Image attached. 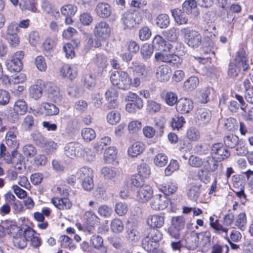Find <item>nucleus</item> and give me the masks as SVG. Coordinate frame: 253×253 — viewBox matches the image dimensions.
Returning a JSON list of instances; mask_svg holds the SVG:
<instances>
[{
  "label": "nucleus",
  "mask_w": 253,
  "mask_h": 253,
  "mask_svg": "<svg viewBox=\"0 0 253 253\" xmlns=\"http://www.w3.org/2000/svg\"><path fill=\"white\" fill-rule=\"evenodd\" d=\"M246 55V52L243 49L237 53L235 59L229 65L228 75L229 77H237L241 70L245 71L248 68Z\"/></svg>",
  "instance_id": "nucleus-1"
},
{
  "label": "nucleus",
  "mask_w": 253,
  "mask_h": 253,
  "mask_svg": "<svg viewBox=\"0 0 253 253\" xmlns=\"http://www.w3.org/2000/svg\"><path fill=\"white\" fill-rule=\"evenodd\" d=\"M110 81L113 85L121 89L126 90L131 86V79L124 71L113 72L111 75Z\"/></svg>",
  "instance_id": "nucleus-2"
},
{
  "label": "nucleus",
  "mask_w": 253,
  "mask_h": 253,
  "mask_svg": "<svg viewBox=\"0 0 253 253\" xmlns=\"http://www.w3.org/2000/svg\"><path fill=\"white\" fill-rule=\"evenodd\" d=\"M180 32L189 46L196 48L201 44L202 36L198 31L187 27L181 28Z\"/></svg>",
  "instance_id": "nucleus-3"
},
{
  "label": "nucleus",
  "mask_w": 253,
  "mask_h": 253,
  "mask_svg": "<svg viewBox=\"0 0 253 253\" xmlns=\"http://www.w3.org/2000/svg\"><path fill=\"white\" fill-rule=\"evenodd\" d=\"M32 139L35 143L40 147L49 152L56 149L57 145L53 141H48L42 134L35 132L32 134Z\"/></svg>",
  "instance_id": "nucleus-4"
},
{
  "label": "nucleus",
  "mask_w": 253,
  "mask_h": 253,
  "mask_svg": "<svg viewBox=\"0 0 253 253\" xmlns=\"http://www.w3.org/2000/svg\"><path fill=\"white\" fill-rule=\"evenodd\" d=\"M61 194L63 196L62 198L55 197L52 198V203L59 210H64L70 209L72 206V204L67 198V197L69 195L68 189H63Z\"/></svg>",
  "instance_id": "nucleus-5"
},
{
  "label": "nucleus",
  "mask_w": 253,
  "mask_h": 253,
  "mask_svg": "<svg viewBox=\"0 0 253 253\" xmlns=\"http://www.w3.org/2000/svg\"><path fill=\"white\" fill-rule=\"evenodd\" d=\"M19 132L16 127L12 126L9 127L5 135V142L8 147L11 149H18L19 142L17 139Z\"/></svg>",
  "instance_id": "nucleus-6"
},
{
  "label": "nucleus",
  "mask_w": 253,
  "mask_h": 253,
  "mask_svg": "<svg viewBox=\"0 0 253 253\" xmlns=\"http://www.w3.org/2000/svg\"><path fill=\"white\" fill-rule=\"evenodd\" d=\"M65 154L68 157L73 158L82 156L84 153L83 146L78 142H72L67 144L65 148Z\"/></svg>",
  "instance_id": "nucleus-7"
},
{
  "label": "nucleus",
  "mask_w": 253,
  "mask_h": 253,
  "mask_svg": "<svg viewBox=\"0 0 253 253\" xmlns=\"http://www.w3.org/2000/svg\"><path fill=\"white\" fill-rule=\"evenodd\" d=\"M111 30L109 24L101 21L95 24L93 32L96 37L106 39L110 36Z\"/></svg>",
  "instance_id": "nucleus-8"
},
{
  "label": "nucleus",
  "mask_w": 253,
  "mask_h": 253,
  "mask_svg": "<svg viewBox=\"0 0 253 253\" xmlns=\"http://www.w3.org/2000/svg\"><path fill=\"white\" fill-rule=\"evenodd\" d=\"M211 155L221 161L228 158L230 152L222 143H215L212 145L211 151Z\"/></svg>",
  "instance_id": "nucleus-9"
},
{
  "label": "nucleus",
  "mask_w": 253,
  "mask_h": 253,
  "mask_svg": "<svg viewBox=\"0 0 253 253\" xmlns=\"http://www.w3.org/2000/svg\"><path fill=\"white\" fill-rule=\"evenodd\" d=\"M11 228L13 229V230L16 231L15 233L14 232L13 236V242L14 246L19 249L25 248L27 246V241L24 236L23 235L22 228L15 225H11Z\"/></svg>",
  "instance_id": "nucleus-10"
},
{
  "label": "nucleus",
  "mask_w": 253,
  "mask_h": 253,
  "mask_svg": "<svg viewBox=\"0 0 253 253\" xmlns=\"http://www.w3.org/2000/svg\"><path fill=\"white\" fill-rule=\"evenodd\" d=\"M12 149L11 153L7 151L4 160L7 164L21 165L24 160L23 156L17 151V149Z\"/></svg>",
  "instance_id": "nucleus-11"
},
{
  "label": "nucleus",
  "mask_w": 253,
  "mask_h": 253,
  "mask_svg": "<svg viewBox=\"0 0 253 253\" xmlns=\"http://www.w3.org/2000/svg\"><path fill=\"white\" fill-rule=\"evenodd\" d=\"M168 205L169 201L167 197L160 194L155 195L150 202L151 208L156 211L164 210Z\"/></svg>",
  "instance_id": "nucleus-12"
},
{
  "label": "nucleus",
  "mask_w": 253,
  "mask_h": 253,
  "mask_svg": "<svg viewBox=\"0 0 253 253\" xmlns=\"http://www.w3.org/2000/svg\"><path fill=\"white\" fill-rule=\"evenodd\" d=\"M193 102L189 98H180L176 104L177 111L181 114H185L189 113L193 109Z\"/></svg>",
  "instance_id": "nucleus-13"
},
{
  "label": "nucleus",
  "mask_w": 253,
  "mask_h": 253,
  "mask_svg": "<svg viewBox=\"0 0 253 253\" xmlns=\"http://www.w3.org/2000/svg\"><path fill=\"white\" fill-rule=\"evenodd\" d=\"M153 49L159 50L166 51L172 48L173 45L167 42L161 36L156 35L152 41L151 45Z\"/></svg>",
  "instance_id": "nucleus-14"
},
{
  "label": "nucleus",
  "mask_w": 253,
  "mask_h": 253,
  "mask_svg": "<svg viewBox=\"0 0 253 253\" xmlns=\"http://www.w3.org/2000/svg\"><path fill=\"white\" fill-rule=\"evenodd\" d=\"M96 15L101 18H107L112 14V8L107 2H101L97 3L95 9Z\"/></svg>",
  "instance_id": "nucleus-15"
},
{
  "label": "nucleus",
  "mask_w": 253,
  "mask_h": 253,
  "mask_svg": "<svg viewBox=\"0 0 253 253\" xmlns=\"http://www.w3.org/2000/svg\"><path fill=\"white\" fill-rule=\"evenodd\" d=\"M204 35L205 38L202 42V51L205 54L210 53L211 52L213 54L212 49L214 44L212 39L214 35L209 33L207 30L205 31Z\"/></svg>",
  "instance_id": "nucleus-16"
},
{
  "label": "nucleus",
  "mask_w": 253,
  "mask_h": 253,
  "mask_svg": "<svg viewBox=\"0 0 253 253\" xmlns=\"http://www.w3.org/2000/svg\"><path fill=\"white\" fill-rule=\"evenodd\" d=\"M196 118L200 125L205 126L211 120V111L205 108H198L196 113Z\"/></svg>",
  "instance_id": "nucleus-17"
},
{
  "label": "nucleus",
  "mask_w": 253,
  "mask_h": 253,
  "mask_svg": "<svg viewBox=\"0 0 253 253\" xmlns=\"http://www.w3.org/2000/svg\"><path fill=\"white\" fill-rule=\"evenodd\" d=\"M153 190L148 185H142L137 192V199L141 202L144 203L148 201L152 197Z\"/></svg>",
  "instance_id": "nucleus-18"
},
{
  "label": "nucleus",
  "mask_w": 253,
  "mask_h": 253,
  "mask_svg": "<svg viewBox=\"0 0 253 253\" xmlns=\"http://www.w3.org/2000/svg\"><path fill=\"white\" fill-rule=\"evenodd\" d=\"M171 74L170 68L167 65H161L156 69V77L161 82H167L170 79Z\"/></svg>",
  "instance_id": "nucleus-19"
},
{
  "label": "nucleus",
  "mask_w": 253,
  "mask_h": 253,
  "mask_svg": "<svg viewBox=\"0 0 253 253\" xmlns=\"http://www.w3.org/2000/svg\"><path fill=\"white\" fill-rule=\"evenodd\" d=\"M121 21L128 28H133L138 22L136 20V14L127 11L122 15Z\"/></svg>",
  "instance_id": "nucleus-20"
},
{
  "label": "nucleus",
  "mask_w": 253,
  "mask_h": 253,
  "mask_svg": "<svg viewBox=\"0 0 253 253\" xmlns=\"http://www.w3.org/2000/svg\"><path fill=\"white\" fill-rule=\"evenodd\" d=\"M171 13L175 22L178 25L186 24L188 23V18L186 12L178 8L171 10Z\"/></svg>",
  "instance_id": "nucleus-21"
},
{
  "label": "nucleus",
  "mask_w": 253,
  "mask_h": 253,
  "mask_svg": "<svg viewBox=\"0 0 253 253\" xmlns=\"http://www.w3.org/2000/svg\"><path fill=\"white\" fill-rule=\"evenodd\" d=\"M41 109L42 113L48 116L57 115L59 112L58 108L56 105L46 102H43L41 104Z\"/></svg>",
  "instance_id": "nucleus-22"
},
{
  "label": "nucleus",
  "mask_w": 253,
  "mask_h": 253,
  "mask_svg": "<svg viewBox=\"0 0 253 253\" xmlns=\"http://www.w3.org/2000/svg\"><path fill=\"white\" fill-rule=\"evenodd\" d=\"M165 217L163 215L154 214L149 216L147 222L148 225L152 228H161L164 224Z\"/></svg>",
  "instance_id": "nucleus-23"
},
{
  "label": "nucleus",
  "mask_w": 253,
  "mask_h": 253,
  "mask_svg": "<svg viewBox=\"0 0 253 253\" xmlns=\"http://www.w3.org/2000/svg\"><path fill=\"white\" fill-rule=\"evenodd\" d=\"M43 84V82L40 80L37 84L32 85L29 88L30 96L35 100L41 98L42 94Z\"/></svg>",
  "instance_id": "nucleus-24"
},
{
  "label": "nucleus",
  "mask_w": 253,
  "mask_h": 253,
  "mask_svg": "<svg viewBox=\"0 0 253 253\" xmlns=\"http://www.w3.org/2000/svg\"><path fill=\"white\" fill-rule=\"evenodd\" d=\"M200 237L198 233L190 234L185 239V247L189 250H194L198 246Z\"/></svg>",
  "instance_id": "nucleus-25"
},
{
  "label": "nucleus",
  "mask_w": 253,
  "mask_h": 253,
  "mask_svg": "<svg viewBox=\"0 0 253 253\" xmlns=\"http://www.w3.org/2000/svg\"><path fill=\"white\" fill-rule=\"evenodd\" d=\"M105 98L108 101L109 107L110 109L117 107L118 92L114 88L108 89L105 92Z\"/></svg>",
  "instance_id": "nucleus-26"
},
{
  "label": "nucleus",
  "mask_w": 253,
  "mask_h": 253,
  "mask_svg": "<svg viewBox=\"0 0 253 253\" xmlns=\"http://www.w3.org/2000/svg\"><path fill=\"white\" fill-rule=\"evenodd\" d=\"M144 149V145L142 142H134L128 149L127 152L128 155L132 157H137L140 155Z\"/></svg>",
  "instance_id": "nucleus-27"
},
{
  "label": "nucleus",
  "mask_w": 253,
  "mask_h": 253,
  "mask_svg": "<svg viewBox=\"0 0 253 253\" xmlns=\"http://www.w3.org/2000/svg\"><path fill=\"white\" fill-rule=\"evenodd\" d=\"M48 97L55 103L61 102L62 99V96L60 94L59 88L54 85H51L49 86L48 89Z\"/></svg>",
  "instance_id": "nucleus-28"
},
{
  "label": "nucleus",
  "mask_w": 253,
  "mask_h": 253,
  "mask_svg": "<svg viewBox=\"0 0 253 253\" xmlns=\"http://www.w3.org/2000/svg\"><path fill=\"white\" fill-rule=\"evenodd\" d=\"M126 238L129 242L136 243L140 239L139 232L134 226L128 227L126 232Z\"/></svg>",
  "instance_id": "nucleus-29"
},
{
  "label": "nucleus",
  "mask_w": 253,
  "mask_h": 253,
  "mask_svg": "<svg viewBox=\"0 0 253 253\" xmlns=\"http://www.w3.org/2000/svg\"><path fill=\"white\" fill-rule=\"evenodd\" d=\"M199 84V79L195 76H192L184 82L183 88L185 91H191L194 90L198 86Z\"/></svg>",
  "instance_id": "nucleus-30"
},
{
  "label": "nucleus",
  "mask_w": 253,
  "mask_h": 253,
  "mask_svg": "<svg viewBox=\"0 0 253 253\" xmlns=\"http://www.w3.org/2000/svg\"><path fill=\"white\" fill-rule=\"evenodd\" d=\"M215 159L213 156L207 157L203 163L205 169L211 172L215 171L219 165V162Z\"/></svg>",
  "instance_id": "nucleus-31"
},
{
  "label": "nucleus",
  "mask_w": 253,
  "mask_h": 253,
  "mask_svg": "<svg viewBox=\"0 0 253 253\" xmlns=\"http://www.w3.org/2000/svg\"><path fill=\"white\" fill-rule=\"evenodd\" d=\"M179 30L178 28L173 27L163 32V36L169 41L175 42L179 37Z\"/></svg>",
  "instance_id": "nucleus-32"
},
{
  "label": "nucleus",
  "mask_w": 253,
  "mask_h": 253,
  "mask_svg": "<svg viewBox=\"0 0 253 253\" xmlns=\"http://www.w3.org/2000/svg\"><path fill=\"white\" fill-rule=\"evenodd\" d=\"M177 184L173 181H168L165 185H162L160 190L166 196H169L174 193L177 190Z\"/></svg>",
  "instance_id": "nucleus-33"
},
{
  "label": "nucleus",
  "mask_w": 253,
  "mask_h": 253,
  "mask_svg": "<svg viewBox=\"0 0 253 253\" xmlns=\"http://www.w3.org/2000/svg\"><path fill=\"white\" fill-rule=\"evenodd\" d=\"M140 50L141 58L145 61H147L151 58L154 52L153 47L148 43L144 44Z\"/></svg>",
  "instance_id": "nucleus-34"
},
{
  "label": "nucleus",
  "mask_w": 253,
  "mask_h": 253,
  "mask_svg": "<svg viewBox=\"0 0 253 253\" xmlns=\"http://www.w3.org/2000/svg\"><path fill=\"white\" fill-rule=\"evenodd\" d=\"M243 84L245 88V98L247 102L253 104V86L248 79L244 81Z\"/></svg>",
  "instance_id": "nucleus-35"
},
{
  "label": "nucleus",
  "mask_w": 253,
  "mask_h": 253,
  "mask_svg": "<svg viewBox=\"0 0 253 253\" xmlns=\"http://www.w3.org/2000/svg\"><path fill=\"white\" fill-rule=\"evenodd\" d=\"M92 246L96 249H101L105 253H107V250L103 246V240L102 238L98 235H94L90 238Z\"/></svg>",
  "instance_id": "nucleus-36"
},
{
  "label": "nucleus",
  "mask_w": 253,
  "mask_h": 253,
  "mask_svg": "<svg viewBox=\"0 0 253 253\" xmlns=\"http://www.w3.org/2000/svg\"><path fill=\"white\" fill-rule=\"evenodd\" d=\"M7 69L10 72H20L22 68V63L19 59H11L6 62Z\"/></svg>",
  "instance_id": "nucleus-37"
},
{
  "label": "nucleus",
  "mask_w": 253,
  "mask_h": 253,
  "mask_svg": "<svg viewBox=\"0 0 253 253\" xmlns=\"http://www.w3.org/2000/svg\"><path fill=\"white\" fill-rule=\"evenodd\" d=\"M156 25L161 29L168 28L170 24V19L168 15L166 14H159L156 18Z\"/></svg>",
  "instance_id": "nucleus-38"
},
{
  "label": "nucleus",
  "mask_w": 253,
  "mask_h": 253,
  "mask_svg": "<svg viewBox=\"0 0 253 253\" xmlns=\"http://www.w3.org/2000/svg\"><path fill=\"white\" fill-rule=\"evenodd\" d=\"M41 6L42 9L46 13L51 14L55 17L59 16L60 13L59 11H56L54 6L46 0H42L41 3Z\"/></svg>",
  "instance_id": "nucleus-39"
},
{
  "label": "nucleus",
  "mask_w": 253,
  "mask_h": 253,
  "mask_svg": "<svg viewBox=\"0 0 253 253\" xmlns=\"http://www.w3.org/2000/svg\"><path fill=\"white\" fill-rule=\"evenodd\" d=\"M240 141L238 137L233 134L227 135L224 137V142L226 147L231 149L235 148Z\"/></svg>",
  "instance_id": "nucleus-40"
},
{
  "label": "nucleus",
  "mask_w": 253,
  "mask_h": 253,
  "mask_svg": "<svg viewBox=\"0 0 253 253\" xmlns=\"http://www.w3.org/2000/svg\"><path fill=\"white\" fill-rule=\"evenodd\" d=\"M143 103L142 99H138L136 102H130L126 104V110L129 113H135L143 108Z\"/></svg>",
  "instance_id": "nucleus-41"
},
{
  "label": "nucleus",
  "mask_w": 253,
  "mask_h": 253,
  "mask_svg": "<svg viewBox=\"0 0 253 253\" xmlns=\"http://www.w3.org/2000/svg\"><path fill=\"white\" fill-rule=\"evenodd\" d=\"M35 126V120L32 115H27L23 119L21 127L23 129L26 131L31 130Z\"/></svg>",
  "instance_id": "nucleus-42"
},
{
  "label": "nucleus",
  "mask_w": 253,
  "mask_h": 253,
  "mask_svg": "<svg viewBox=\"0 0 253 253\" xmlns=\"http://www.w3.org/2000/svg\"><path fill=\"white\" fill-rule=\"evenodd\" d=\"M13 110L17 115H23L27 110V105L24 100L20 99L15 102Z\"/></svg>",
  "instance_id": "nucleus-43"
},
{
  "label": "nucleus",
  "mask_w": 253,
  "mask_h": 253,
  "mask_svg": "<svg viewBox=\"0 0 253 253\" xmlns=\"http://www.w3.org/2000/svg\"><path fill=\"white\" fill-rule=\"evenodd\" d=\"M78 178L83 180L88 177H93V173L92 170L87 167H83L77 172Z\"/></svg>",
  "instance_id": "nucleus-44"
},
{
  "label": "nucleus",
  "mask_w": 253,
  "mask_h": 253,
  "mask_svg": "<svg viewBox=\"0 0 253 253\" xmlns=\"http://www.w3.org/2000/svg\"><path fill=\"white\" fill-rule=\"evenodd\" d=\"M19 5L22 10H28L33 12H36L37 11L36 3L34 0H22L19 3Z\"/></svg>",
  "instance_id": "nucleus-45"
},
{
  "label": "nucleus",
  "mask_w": 253,
  "mask_h": 253,
  "mask_svg": "<svg viewBox=\"0 0 253 253\" xmlns=\"http://www.w3.org/2000/svg\"><path fill=\"white\" fill-rule=\"evenodd\" d=\"M247 217L244 212L240 213L236 217L235 224L239 229L244 231L246 228Z\"/></svg>",
  "instance_id": "nucleus-46"
},
{
  "label": "nucleus",
  "mask_w": 253,
  "mask_h": 253,
  "mask_svg": "<svg viewBox=\"0 0 253 253\" xmlns=\"http://www.w3.org/2000/svg\"><path fill=\"white\" fill-rule=\"evenodd\" d=\"M132 71L135 72L140 75H143L146 71V66L142 63L137 61H132L129 66Z\"/></svg>",
  "instance_id": "nucleus-47"
},
{
  "label": "nucleus",
  "mask_w": 253,
  "mask_h": 253,
  "mask_svg": "<svg viewBox=\"0 0 253 253\" xmlns=\"http://www.w3.org/2000/svg\"><path fill=\"white\" fill-rule=\"evenodd\" d=\"M201 186L194 185L191 186L187 193L188 197L192 200H197L200 195Z\"/></svg>",
  "instance_id": "nucleus-48"
},
{
  "label": "nucleus",
  "mask_w": 253,
  "mask_h": 253,
  "mask_svg": "<svg viewBox=\"0 0 253 253\" xmlns=\"http://www.w3.org/2000/svg\"><path fill=\"white\" fill-rule=\"evenodd\" d=\"M23 154L28 158L33 157L37 153L36 147L32 144H27L22 148Z\"/></svg>",
  "instance_id": "nucleus-49"
},
{
  "label": "nucleus",
  "mask_w": 253,
  "mask_h": 253,
  "mask_svg": "<svg viewBox=\"0 0 253 253\" xmlns=\"http://www.w3.org/2000/svg\"><path fill=\"white\" fill-rule=\"evenodd\" d=\"M110 226L112 232L116 234L122 232L124 230V224L118 218L114 219L111 221Z\"/></svg>",
  "instance_id": "nucleus-50"
},
{
  "label": "nucleus",
  "mask_w": 253,
  "mask_h": 253,
  "mask_svg": "<svg viewBox=\"0 0 253 253\" xmlns=\"http://www.w3.org/2000/svg\"><path fill=\"white\" fill-rule=\"evenodd\" d=\"M197 7V2L195 0H185L182 4V9L187 14L192 12V10Z\"/></svg>",
  "instance_id": "nucleus-51"
},
{
  "label": "nucleus",
  "mask_w": 253,
  "mask_h": 253,
  "mask_svg": "<svg viewBox=\"0 0 253 253\" xmlns=\"http://www.w3.org/2000/svg\"><path fill=\"white\" fill-rule=\"evenodd\" d=\"M83 138L86 141L89 142L96 137L95 131L90 128H85L82 130Z\"/></svg>",
  "instance_id": "nucleus-52"
},
{
  "label": "nucleus",
  "mask_w": 253,
  "mask_h": 253,
  "mask_svg": "<svg viewBox=\"0 0 253 253\" xmlns=\"http://www.w3.org/2000/svg\"><path fill=\"white\" fill-rule=\"evenodd\" d=\"M107 119L110 124L116 125L120 121V113L117 110L111 111L108 114Z\"/></svg>",
  "instance_id": "nucleus-53"
},
{
  "label": "nucleus",
  "mask_w": 253,
  "mask_h": 253,
  "mask_svg": "<svg viewBox=\"0 0 253 253\" xmlns=\"http://www.w3.org/2000/svg\"><path fill=\"white\" fill-rule=\"evenodd\" d=\"M77 11V7L73 4H67L62 7L61 11L65 16H73Z\"/></svg>",
  "instance_id": "nucleus-54"
},
{
  "label": "nucleus",
  "mask_w": 253,
  "mask_h": 253,
  "mask_svg": "<svg viewBox=\"0 0 253 253\" xmlns=\"http://www.w3.org/2000/svg\"><path fill=\"white\" fill-rule=\"evenodd\" d=\"M111 142V139L109 136H104L101 138L99 141L96 143L94 147L97 151H101L104 147L107 145H110Z\"/></svg>",
  "instance_id": "nucleus-55"
},
{
  "label": "nucleus",
  "mask_w": 253,
  "mask_h": 253,
  "mask_svg": "<svg viewBox=\"0 0 253 253\" xmlns=\"http://www.w3.org/2000/svg\"><path fill=\"white\" fill-rule=\"evenodd\" d=\"M137 175H140L143 178H148L150 174V170L148 165L143 163L138 166Z\"/></svg>",
  "instance_id": "nucleus-56"
},
{
  "label": "nucleus",
  "mask_w": 253,
  "mask_h": 253,
  "mask_svg": "<svg viewBox=\"0 0 253 253\" xmlns=\"http://www.w3.org/2000/svg\"><path fill=\"white\" fill-rule=\"evenodd\" d=\"M166 103L169 106H172L176 104L177 100V95L171 91L167 92L164 96Z\"/></svg>",
  "instance_id": "nucleus-57"
},
{
  "label": "nucleus",
  "mask_w": 253,
  "mask_h": 253,
  "mask_svg": "<svg viewBox=\"0 0 253 253\" xmlns=\"http://www.w3.org/2000/svg\"><path fill=\"white\" fill-rule=\"evenodd\" d=\"M56 45L54 40L51 39H46L43 43V47L45 50L44 54L48 56H52L50 54V50Z\"/></svg>",
  "instance_id": "nucleus-58"
},
{
  "label": "nucleus",
  "mask_w": 253,
  "mask_h": 253,
  "mask_svg": "<svg viewBox=\"0 0 253 253\" xmlns=\"http://www.w3.org/2000/svg\"><path fill=\"white\" fill-rule=\"evenodd\" d=\"M185 123V119L183 116H176L172 118L171 126L173 129H179Z\"/></svg>",
  "instance_id": "nucleus-59"
},
{
  "label": "nucleus",
  "mask_w": 253,
  "mask_h": 253,
  "mask_svg": "<svg viewBox=\"0 0 253 253\" xmlns=\"http://www.w3.org/2000/svg\"><path fill=\"white\" fill-rule=\"evenodd\" d=\"M61 74L63 77L68 78L71 80L75 78L76 73L73 72V70L69 65L64 66L61 70Z\"/></svg>",
  "instance_id": "nucleus-60"
},
{
  "label": "nucleus",
  "mask_w": 253,
  "mask_h": 253,
  "mask_svg": "<svg viewBox=\"0 0 253 253\" xmlns=\"http://www.w3.org/2000/svg\"><path fill=\"white\" fill-rule=\"evenodd\" d=\"M101 174L106 179H112L117 174V169L115 168L104 167L101 169Z\"/></svg>",
  "instance_id": "nucleus-61"
},
{
  "label": "nucleus",
  "mask_w": 253,
  "mask_h": 253,
  "mask_svg": "<svg viewBox=\"0 0 253 253\" xmlns=\"http://www.w3.org/2000/svg\"><path fill=\"white\" fill-rule=\"evenodd\" d=\"M155 164L160 167L165 166L168 163V157L163 153L157 155L154 160Z\"/></svg>",
  "instance_id": "nucleus-62"
},
{
  "label": "nucleus",
  "mask_w": 253,
  "mask_h": 253,
  "mask_svg": "<svg viewBox=\"0 0 253 253\" xmlns=\"http://www.w3.org/2000/svg\"><path fill=\"white\" fill-rule=\"evenodd\" d=\"M161 108V104L153 100H148L147 110L150 113H155L159 112Z\"/></svg>",
  "instance_id": "nucleus-63"
},
{
  "label": "nucleus",
  "mask_w": 253,
  "mask_h": 253,
  "mask_svg": "<svg viewBox=\"0 0 253 253\" xmlns=\"http://www.w3.org/2000/svg\"><path fill=\"white\" fill-rule=\"evenodd\" d=\"M107 62V58L103 54L98 53L96 55L94 63L97 66L103 68L106 66Z\"/></svg>",
  "instance_id": "nucleus-64"
}]
</instances>
